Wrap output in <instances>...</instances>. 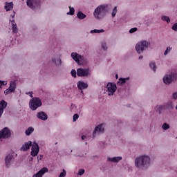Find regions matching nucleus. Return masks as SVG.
<instances>
[{
  "label": "nucleus",
  "instance_id": "obj_18",
  "mask_svg": "<svg viewBox=\"0 0 177 177\" xmlns=\"http://www.w3.org/2000/svg\"><path fill=\"white\" fill-rule=\"evenodd\" d=\"M37 117L39 120H41V121H46L48 120V114L44 111L38 112Z\"/></svg>",
  "mask_w": 177,
  "mask_h": 177
},
{
  "label": "nucleus",
  "instance_id": "obj_8",
  "mask_svg": "<svg viewBox=\"0 0 177 177\" xmlns=\"http://www.w3.org/2000/svg\"><path fill=\"white\" fill-rule=\"evenodd\" d=\"M117 91V84L109 82L106 85V92L109 96H113Z\"/></svg>",
  "mask_w": 177,
  "mask_h": 177
},
{
  "label": "nucleus",
  "instance_id": "obj_42",
  "mask_svg": "<svg viewBox=\"0 0 177 177\" xmlns=\"http://www.w3.org/2000/svg\"><path fill=\"white\" fill-rule=\"evenodd\" d=\"M138 31V28H132L129 30L130 34H133V32H136Z\"/></svg>",
  "mask_w": 177,
  "mask_h": 177
},
{
  "label": "nucleus",
  "instance_id": "obj_53",
  "mask_svg": "<svg viewBox=\"0 0 177 177\" xmlns=\"http://www.w3.org/2000/svg\"><path fill=\"white\" fill-rule=\"evenodd\" d=\"M30 160H32V158H31V159Z\"/></svg>",
  "mask_w": 177,
  "mask_h": 177
},
{
  "label": "nucleus",
  "instance_id": "obj_47",
  "mask_svg": "<svg viewBox=\"0 0 177 177\" xmlns=\"http://www.w3.org/2000/svg\"><path fill=\"white\" fill-rule=\"evenodd\" d=\"M73 109H77V106H75V104H72L71 107V111H73Z\"/></svg>",
  "mask_w": 177,
  "mask_h": 177
},
{
  "label": "nucleus",
  "instance_id": "obj_25",
  "mask_svg": "<svg viewBox=\"0 0 177 177\" xmlns=\"http://www.w3.org/2000/svg\"><path fill=\"white\" fill-rule=\"evenodd\" d=\"M77 18L80 19V20H84V19L86 18V15L84 14L82 12L79 11L77 14Z\"/></svg>",
  "mask_w": 177,
  "mask_h": 177
},
{
  "label": "nucleus",
  "instance_id": "obj_28",
  "mask_svg": "<svg viewBox=\"0 0 177 177\" xmlns=\"http://www.w3.org/2000/svg\"><path fill=\"white\" fill-rule=\"evenodd\" d=\"M100 32H104V30L94 29V30H91V34H100Z\"/></svg>",
  "mask_w": 177,
  "mask_h": 177
},
{
  "label": "nucleus",
  "instance_id": "obj_5",
  "mask_svg": "<svg viewBox=\"0 0 177 177\" xmlns=\"http://www.w3.org/2000/svg\"><path fill=\"white\" fill-rule=\"evenodd\" d=\"M177 80V73L171 72L170 74L165 75L163 77V82L165 85H169L172 84L174 81Z\"/></svg>",
  "mask_w": 177,
  "mask_h": 177
},
{
  "label": "nucleus",
  "instance_id": "obj_51",
  "mask_svg": "<svg viewBox=\"0 0 177 177\" xmlns=\"http://www.w3.org/2000/svg\"><path fill=\"white\" fill-rule=\"evenodd\" d=\"M81 93H84V91H82Z\"/></svg>",
  "mask_w": 177,
  "mask_h": 177
},
{
  "label": "nucleus",
  "instance_id": "obj_40",
  "mask_svg": "<svg viewBox=\"0 0 177 177\" xmlns=\"http://www.w3.org/2000/svg\"><path fill=\"white\" fill-rule=\"evenodd\" d=\"M66 175H67V172L65 169H63V171L59 174V177H66Z\"/></svg>",
  "mask_w": 177,
  "mask_h": 177
},
{
  "label": "nucleus",
  "instance_id": "obj_30",
  "mask_svg": "<svg viewBox=\"0 0 177 177\" xmlns=\"http://www.w3.org/2000/svg\"><path fill=\"white\" fill-rule=\"evenodd\" d=\"M75 13V10L73 7L69 6V12H67V15H69L70 16H73Z\"/></svg>",
  "mask_w": 177,
  "mask_h": 177
},
{
  "label": "nucleus",
  "instance_id": "obj_49",
  "mask_svg": "<svg viewBox=\"0 0 177 177\" xmlns=\"http://www.w3.org/2000/svg\"><path fill=\"white\" fill-rule=\"evenodd\" d=\"M138 59L139 60H142L143 59V55H140Z\"/></svg>",
  "mask_w": 177,
  "mask_h": 177
},
{
  "label": "nucleus",
  "instance_id": "obj_31",
  "mask_svg": "<svg viewBox=\"0 0 177 177\" xmlns=\"http://www.w3.org/2000/svg\"><path fill=\"white\" fill-rule=\"evenodd\" d=\"M117 12H118L117 6H115L111 12V17H115V15H117Z\"/></svg>",
  "mask_w": 177,
  "mask_h": 177
},
{
  "label": "nucleus",
  "instance_id": "obj_1",
  "mask_svg": "<svg viewBox=\"0 0 177 177\" xmlns=\"http://www.w3.org/2000/svg\"><path fill=\"white\" fill-rule=\"evenodd\" d=\"M151 159L149 156H141L135 160V165L138 169H147L150 167Z\"/></svg>",
  "mask_w": 177,
  "mask_h": 177
},
{
  "label": "nucleus",
  "instance_id": "obj_3",
  "mask_svg": "<svg viewBox=\"0 0 177 177\" xmlns=\"http://www.w3.org/2000/svg\"><path fill=\"white\" fill-rule=\"evenodd\" d=\"M41 106H42V101L39 97H35L29 101V108L32 111H35Z\"/></svg>",
  "mask_w": 177,
  "mask_h": 177
},
{
  "label": "nucleus",
  "instance_id": "obj_10",
  "mask_svg": "<svg viewBox=\"0 0 177 177\" xmlns=\"http://www.w3.org/2000/svg\"><path fill=\"white\" fill-rule=\"evenodd\" d=\"M16 91V82L15 81H11L10 82V86L8 88L5 90L4 95H10V93H13Z\"/></svg>",
  "mask_w": 177,
  "mask_h": 177
},
{
  "label": "nucleus",
  "instance_id": "obj_2",
  "mask_svg": "<svg viewBox=\"0 0 177 177\" xmlns=\"http://www.w3.org/2000/svg\"><path fill=\"white\" fill-rule=\"evenodd\" d=\"M109 9H110V5L103 4L98 6L93 12V16L97 20H102L104 18L106 15L109 13Z\"/></svg>",
  "mask_w": 177,
  "mask_h": 177
},
{
  "label": "nucleus",
  "instance_id": "obj_20",
  "mask_svg": "<svg viewBox=\"0 0 177 177\" xmlns=\"http://www.w3.org/2000/svg\"><path fill=\"white\" fill-rule=\"evenodd\" d=\"M77 88L80 91H84V89H86V88H88V83L84 82L82 81H79L77 82Z\"/></svg>",
  "mask_w": 177,
  "mask_h": 177
},
{
  "label": "nucleus",
  "instance_id": "obj_6",
  "mask_svg": "<svg viewBox=\"0 0 177 177\" xmlns=\"http://www.w3.org/2000/svg\"><path fill=\"white\" fill-rule=\"evenodd\" d=\"M104 133V124H101L95 127L92 133V139H95L97 136Z\"/></svg>",
  "mask_w": 177,
  "mask_h": 177
},
{
  "label": "nucleus",
  "instance_id": "obj_32",
  "mask_svg": "<svg viewBox=\"0 0 177 177\" xmlns=\"http://www.w3.org/2000/svg\"><path fill=\"white\" fill-rule=\"evenodd\" d=\"M150 68H152L154 73H156V63L155 62H151L149 64Z\"/></svg>",
  "mask_w": 177,
  "mask_h": 177
},
{
  "label": "nucleus",
  "instance_id": "obj_37",
  "mask_svg": "<svg viewBox=\"0 0 177 177\" xmlns=\"http://www.w3.org/2000/svg\"><path fill=\"white\" fill-rule=\"evenodd\" d=\"M127 80H129V77L127 78H120L119 81L120 82V84L122 85L127 82Z\"/></svg>",
  "mask_w": 177,
  "mask_h": 177
},
{
  "label": "nucleus",
  "instance_id": "obj_34",
  "mask_svg": "<svg viewBox=\"0 0 177 177\" xmlns=\"http://www.w3.org/2000/svg\"><path fill=\"white\" fill-rule=\"evenodd\" d=\"M162 128L164 131H167L169 129L170 127L169 124H168L167 123H164L162 126Z\"/></svg>",
  "mask_w": 177,
  "mask_h": 177
},
{
  "label": "nucleus",
  "instance_id": "obj_44",
  "mask_svg": "<svg viewBox=\"0 0 177 177\" xmlns=\"http://www.w3.org/2000/svg\"><path fill=\"white\" fill-rule=\"evenodd\" d=\"M171 30H173V31L177 32V23L174 24L172 26Z\"/></svg>",
  "mask_w": 177,
  "mask_h": 177
},
{
  "label": "nucleus",
  "instance_id": "obj_52",
  "mask_svg": "<svg viewBox=\"0 0 177 177\" xmlns=\"http://www.w3.org/2000/svg\"><path fill=\"white\" fill-rule=\"evenodd\" d=\"M30 160H32V158H31V159Z\"/></svg>",
  "mask_w": 177,
  "mask_h": 177
},
{
  "label": "nucleus",
  "instance_id": "obj_17",
  "mask_svg": "<svg viewBox=\"0 0 177 177\" xmlns=\"http://www.w3.org/2000/svg\"><path fill=\"white\" fill-rule=\"evenodd\" d=\"M8 106V102L6 101L2 100L0 101V118L2 117V114H3V110L6 109Z\"/></svg>",
  "mask_w": 177,
  "mask_h": 177
},
{
  "label": "nucleus",
  "instance_id": "obj_38",
  "mask_svg": "<svg viewBox=\"0 0 177 177\" xmlns=\"http://www.w3.org/2000/svg\"><path fill=\"white\" fill-rule=\"evenodd\" d=\"M71 74L72 77H73L74 78H77V71H75V69H72Z\"/></svg>",
  "mask_w": 177,
  "mask_h": 177
},
{
  "label": "nucleus",
  "instance_id": "obj_12",
  "mask_svg": "<svg viewBox=\"0 0 177 177\" xmlns=\"http://www.w3.org/2000/svg\"><path fill=\"white\" fill-rule=\"evenodd\" d=\"M77 77H88L89 75V70L82 68H77Z\"/></svg>",
  "mask_w": 177,
  "mask_h": 177
},
{
  "label": "nucleus",
  "instance_id": "obj_7",
  "mask_svg": "<svg viewBox=\"0 0 177 177\" xmlns=\"http://www.w3.org/2000/svg\"><path fill=\"white\" fill-rule=\"evenodd\" d=\"M26 5L30 9H32V10H35V9H38V8L41 6L39 1L38 0H27Z\"/></svg>",
  "mask_w": 177,
  "mask_h": 177
},
{
  "label": "nucleus",
  "instance_id": "obj_48",
  "mask_svg": "<svg viewBox=\"0 0 177 177\" xmlns=\"http://www.w3.org/2000/svg\"><path fill=\"white\" fill-rule=\"evenodd\" d=\"M42 157H44V156L40 155L39 156H37V160L39 161V160H42Z\"/></svg>",
  "mask_w": 177,
  "mask_h": 177
},
{
  "label": "nucleus",
  "instance_id": "obj_24",
  "mask_svg": "<svg viewBox=\"0 0 177 177\" xmlns=\"http://www.w3.org/2000/svg\"><path fill=\"white\" fill-rule=\"evenodd\" d=\"M52 62L55 64V66H57L58 67L59 66H62V59L60 57H53L52 58Z\"/></svg>",
  "mask_w": 177,
  "mask_h": 177
},
{
  "label": "nucleus",
  "instance_id": "obj_41",
  "mask_svg": "<svg viewBox=\"0 0 177 177\" xmlns=\"http://www.w3.org/2000/svg\"><path fill=\"white\" fill-rule=\"evenodd\" d=\"M78 118H80V115L77 113H75V115H73V122H75V121H77Z\"/></svg>",
  "mask_w": 177,
  "mask_h": 177
},
{
  "label": "nucleus",
  "instance_id": "obj_13",
  "mask_svg": "<svg viewBox=\"0 0 177 177\" xmlns=\"http://www.w3.org/2000/svg\"><path fill=\"white\" fill-rule=\"evenodd\" d=\"M13 13L14 15H11L12 19H10V21H11L12 32H14V34H17L19 29L17 28V25L16 24V22H15V15H16V12L13 11Z\"/></svg>",
  "mask_w": 177,
  "mask_h": 177
},
{
  "label": "nucleus",
  "instance_id": "obj_16",
  "mask_svg": "<svg viewBox=\"0 0 177 177\" xmlns=\"http://www.w3.org/2000/svg\"><path fill=\"white\" fill-rule=\"evenodd\" d=\"M71 57L72 59H73V60H75V62H76V63L80 64V62H81L82 60V59H84L81 55L77 53H71Z\"/></svg>",
  "mask_w": 177,
  "mask_h": 177
},
{
  "label": "nucleus",
  "instance_id": "obj_45",
  "mask_svg": "<svg viewBox=\"0 0 177 177\" xmlns=\"http://www.w3.org/2000/svg\"><path fill=\"white\" fill-rule=\"evenodd\" d=\"M172 99H174V100H176L177 99V92H174L172 93L171 95Z\"/></svg>",
  "mask_w": 177,
  "mask_h": 177
},
{
  "label": "nucleus",
  "instance_id": "obj_29",
  "mask_svg": "<svg viewBox=\"0 0 177 177\" xmlns=\"http://www.w3.org/2000/svg\"><path fill=\"white\" fill-rule=\"evenodd\" d=\"M161 19L162 20V21H166L168 24L171 23V19H169V17L163 15L161 17Z\"/></svg>",
  "mask_w": 177,
  "mask_h": 177
},
{
  "label": "nucleus",
  "instance_id": "obj_39",
  "mask_svg": "<svg viewBox=\"0 0 177 177\" xmlns=\"http://www.w3.org/2000/svg\"><path fill=\"white\" fill-rule=\"evenodd\" d=\"M6 85H8V81L0 80V89L2 88V86H6Z\"/></svg>",
  "mask_w": 177,
  "mask_h": 177
},
{
  "label": "nucleus",
  "instance_id": "obj_11",
  "mask_svg": "<svg viewBox=\"0 0 177 177\" xmlns=\"http://www.w3.org/2000/svg\"><path fill=\"white\" fill-rule=\"evenodd\" d=\"M32 149L30 154L32 157H37L38 156V153H39V145L36 142H33L32 144Z\"/></svg>",
  "mask_w": 177,
  "mask_h": 177
},
{
  "label": "nucleus",
  "instance_id": "obj_46",
  "mask_svg": "<svg viewBox=\"0 0 177 177\" xmlns=\"http://www.w3.org/2000/svg\"><path fill=\"white\" fill-rule=\"evenodd\" d=\"M26 95H29L30 97H32V99L34 98V96L32 95V91H30L28 93H26Z\"/></svg>",
  "mask_w": 177,
  "mask_h": 177
},
{
  "label": "nucleus",
  "instance_id": "obj_22",
  "mask_svg": "<svg viewBox=\"0 0 177 177\" xmlns=\"http://www.w3.org/2000/svg\"><path fill=\"white\" fill-rule=\"evenodd\" d=\"M4 9L6 12H10L12 9H13V2H6Z\"/></svg>",
  "mask_w": 177,
  "mask_h": 177
},
{
  "label": "nucleus",
  "instance_id": "obj_36",
  "mask_svg": "<svg viewBox=\"0 0 177 177\" xmlns=\"http://www.w3.org/2000/svg\"><path fill=\"white\" fill-rule=\"evenodd\" d=\"M171 50H172V47H171V46L167 47L164 53V55L167 56V55H168V53H169V52H171Z\"/></svg>",
  "mask_w": 177,
  "mask_h": 177
},
{
  "label": "nucleus",
  "instance_id": "obj_23",
  "mask_svg": "<svg viewBox=\"0 0 177 177\" xmlns=\"http://www.w3.org/2000/svg\"><path fill=\"white\" fill-rule=\"evenodd\" d=\"M164 109L165 110H174V103L169 102L163 105Z\"/></svg>",
  "mask_w": 177,
  "mask_h": 177
},
{
  "label": "nucleus",
  "instance_id": "obj_26",
  "mask_svg": "<svg viewBox=\"0 0 177 177\" xmlns=\"http://www.w3.org/2000/svg\"><path fill=\"white\" fill-rule=\"evenodd\" d=\"M32 132H34V128L29 127L26 130L25 133H26V136H30V135H31L32 133Z\"/></svg>",
  "mask_w": 177,
  "mask_h": 177
},
{
  "label": "nucleus",
  "instance_id": "obj_27",
  "mask_svg": "<svg viewBox=\"0 0 177 177\" xmlns=\"http://www.w3.org/2000/svg\"><path fill=\"white\" fill-rule=\"evenodd\" d=\"M156 112L158 113V114H161L162 110L164 109V105H159L156 107Z\"/></svg>",
  "mask_w": 177,
  "mask_h": 177
},
{
  "label": "nucleus",
  "instance_id": "obj_4",
  "mask_svg": "<svg viewBox=\"0 0 177 177\" xmlns=\"http://www.w3.org/2000/svg\"><path fill=\"white\" fill-rule=\"evenodd\" d=\"M149 45H150V43L147 41L142 40L140 42H138L136 45V50L138 55H140L144 50H146L147 48H149Z\"/></svg>",
  "mask_w": 177,
  "mask_h": 177
},
{
  "label": "nucleus",
  "instance_id": "obj_21",
  "mask_svg": "<svg viewBox=\"0 0 177 177\" xmlns=\"http://www.w3.org/2000/svg\"><path fill=\"white\" fill-rule=\"evenodd\" d=\"M121 160H122V156H116V157H113V158L108 157L107 158V161H109L111 162H120V161H121Z\"/></svg>",
  "mask_w": 177,
  "mask_h": 177
},
{
  "label": "nucleus",
  "instance_id": "obj_15",
  "mask_svg": "<svg viewBox=\"0 0 177 177\" xmlns=\"http://www.w3.org/2000/svg\"><path fill=\"white\" fill-rule=\"evenodd\" d=\"M32 145V142L28 141L26 142L22 147L20 148L21 151H28L30 150V147Z\"/></svg>",
  "mask_w": 177,
  "mask_h": 177
},
{
  "label": "nucleus",
  "instance_id": "obj_43",
  "mask_svg": "<svg viewBox=\"0 0 177 177\" xmlns=\"http://www.w3.org/2000/svg\"><path fill=\"white\" fill-rule=\"evenodd\" d=\"M102 48L104 50H107V44L105 42L102 43Z\"/></svg>",
  "mask_w": 177,
  "mask_h": 177
},
{
  "label": "nucleus",
  "instance_id": "obj_35",
  "mask_svg": "<svg viewBox=\"0 0 177 177\" xmlns=\"http://www.w3.org/2000/svg\"><path fill=\"white\" fill-rule=\"evenodd\" d=\"M85 174V169H80L78 170V172L77 174V175H78L79 176H82V175Z\"/></svg>",
  "mask_w": 177,
  "mask_h": 177
},
{
  "label": "nucleus",
  "instance_id": "obj_19",
  "mask_svg": "<svg viewBox=\"0 0 177 177\" xmlns=\"http://www.w3.org/2000/svg\"><path fill=\"white\" fill-rule=\"evenodd\" d=\"M12 160H13V156L10 154L6 156L5 158V161H6V166L7 167V168H9L12 165Z\"/></svg>",
  "mask_w": 177,
  "mask_h": 177
},
{
  "label": "nucleus",
  "instance_id": "obj_9",
  "mask_svg": "<svg viewBox=\"0 0 177 177\" xmlns=\"http://www.w3.org/2000/svg\"><path fill=\"white\" fill-rule=\"evenodd\" d=\"M12 136L10 129L8 127H5L0 131V139H9Z\"/></svg>",
  "mask_w": 177,
  "mask_h": 177
},
{
  "label": "nucleus",
  "instance_id": "obj_14",
  "mask_svg": "<svg viewBox=\"0 0 177 177\" xmlns=\"http://www.w3.org/2000/svg\"><path fill=\"white\" fill-rule=\"evenodd\" d=\"M49 169L47 167H43L41 170H39L37 173L34 174L32 177H42L46 172H48Z\"/></svg>",
  "mask_w": 177,
  "mask_h": 177
},
{
  "label": "nucleus",
  "instance_id": "obj_33",
  "mask_svg": "<svg viewBox=\"0 0 177 177\" xmlns=\"http://www.w3.org/2000/svg\"><path fill=\"white\" fill-rule=\"evenodd\" d=\"M85 139L86 140H91V139H92V136H82V140H85Z\"/></svg>",
  "mask_w": 177,
  "mask_h": 177
},
{
  "label": "nucleus",
  "instance_id": "obj_50",
  "mask_svg": "<svg viewBox=\"0 0 177 177\" xmlns=\"http://www.w3.org/2000/svg\"><path fill=\"white\" fill-rule=\"evenodd\" d=\"M115 78H117V79L118 78V74L115 75Z\"/></svg>",
  "mask_w": 177,
  "mask_h": 177
}]
</instances>
